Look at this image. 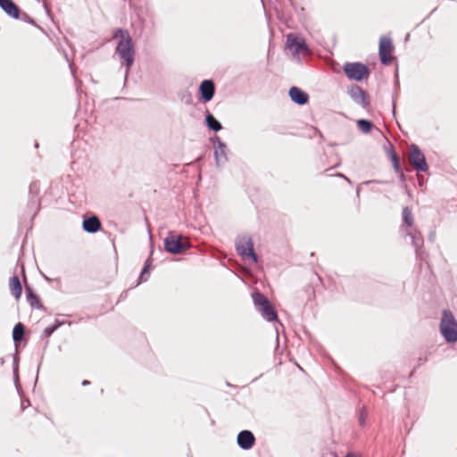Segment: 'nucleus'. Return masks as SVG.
Wrapping results in <instances>:
<instances>
[{"label": "nucleus", "instance_id": "nucleus-1", "mask_svg": "<svg viewBox=\"0 0 457 457\" xmlns=\"http://www.w3.org/2000/svg\"><path fill=\"white\" fill-rule=\"evenodd\" d=\"M113 37L120 38L116 47V53L120 59L121 64L126 66L127 75L135 60V49L131 37L128 30L122 29H118Z\"/></svg>", "mask_w": 457, "mask_h": 457}, {"label": "nucleus", "instance_id": "nucleus-2", "mask_svg": "<svg viewBox=\"0 0 457 457\" xmlns=\"http://www.w3.org/2000/svg\"><path fill=\"white\" fill-rule=\"evenodd\" d=\"M253 300L258 312L267 321L278 320V314L269 299L259 292L253 294Z\"/></svg>", "mask_w": 457, "mask_h": 457}, {"label": "nucleus", "instance_id": "nucleus-3", "mask_svg": "<svg viewBox=\"0 0 457 457\" xmlns=\"http://www.w3.org/2000/svg\"><path fill=\"white\" fill-rule=\"evenodd\" d=\"M440 331L449 343L457 341V321L450 311H444L440 323Z\"/></svg>", "mask_w": 457, "mask_h": 457}, {"label": "nucleus", "instance_id": "nucleus-4", "mask_svg": "<svg viewBox=\"0 0 457 457\" xmlns=\"http://www.w3.org/2000/svg\"><path fill=\"white\" fill-rule=\"evenodd\" d=\"M190 244L181 235L172 231H170L164 239L165 250L172 254L181 253L187 250Z\"/></svg>", "mask_w": 457, "mask_h": 457}, {"label": "nucleus", "instance_id": "nucleus-5", "mask_svg": "<svg viewBox=\"0 0 457 457\" xmlns=\"http://www.w3.org/2000/svg\"><path fill=\"white\" fill-rule=\"evenodd\" d=\"M236 250L244 259L250 258L253 262H258V256L253 250V243L250 237H241L236 242Z\"/></svg>", "mask_w": 457, "mask_h": 457}, {"label": "nucleus", "instance_id": "nucleus-6", "mask_svg": "<svg viewBox=\"0 0 457 457\" xmlns=\"http://www.w3.org/2000/svg\"><path fill=\"white\" fill-rule=\"evenodd\" d=\"M344 72L349 79L361 81L369 76L368 67L361 62H346Z\"/></svg>", "mask_w": 457, "mask_h": 457}, {"label": "nucleus", "instance_id": "nucleus-7", "mask_svg": "<svg viewBox=\"0 0 457 457\" xmlns=\"http://www.w3.org/2000/svg\"><path fill=\"white\" fill-rule=\"evenodd\" d=\"M409 162L417 171H427L428 169L424 154L416 145L410 147Z\"/></svg>", "mask_w": 457, "mask_h": 457}, {"label": "nucleus", "instance_id": "nucleus-8", "mask_svg": "<svg viewBox=\"0 0 457 457\" xmlns=\"http://www.w3.org/2000/svg\"><path fill=\"white\" fill-rule=\"evenodd\" d=\"M393 50L392 40L389 37H383L379 40V57L383 64L388 65L392 62L391 55Z\"/></svg>", "mask_w": 457, "mask_h": 457}, {"label": "nucleus", "instance_id": "nucleus-9", "mask_svg": "<svg viewBox=\"0 0 457 457\" xmlns=\"http://www.w3.org/2000/svg\"><path fill=\"white\" fill-rule=\"evenodd\" d=\"M351 98L363 108L370 105V98L366 92L359 86H353L349 90Z\"/></svg>", "mask_w": 457, "mask_h": 457}, {"label": "nucleus", "instance_id": "nucleus-10", "mask_svg": "<svg viewBox=\"0 0 457 457\" xmlns=\"http://www.w3.org/2000/svg\"><path fill=\"white\" fill-rule=\"evenodd\" d=\"M287 46L295 55L307 50V46L304 41L299 39L293 34H289L287 36Z\"/></svg>", "mask_w": 457, "mask_h": 457}, {"label": "nucleus", "instance_id": "nucleus-11", "mask_svg": "<svg viewBox=\"0 0 457 457\" xmlns=\"http://www.w3.org/2000/svg\"><path fill=\"white\" fill-rule=\"evenodd\" d=\"M255 438L249 430H243L237 435V445L244 450H248L254 445Z\"/></svg>", "mask_w": 457, "mask_h": 457}, {"label": "nucleus", "instance_id": "nucleus-12", "mask_svg": "<svg viewBox=\"0 0 457 457\" xmlns=\"http://www.w3.org/2000/svg\"><path fill=\"white\" fill-rule=\"evenodd\" d=\"M214 156L217 166H220L227 162L226 145L219 137L215 139Z\"/></svg>", "mask_w": 457, "mask_h": 457}, {"label": "nucleus", "instance_id": "nucleus-13", "mask_svg": "<svg viewBox=\"0 0 457 457\" xmlns=\"http://www.w3.org/2000/svg\"><path fill=\"white\" fill-rule=\"evenodd\" d=\"M288 94L291 100L299 105L305 104L309 100L308 94L297 87H292Z\"/></svg>", "mask_w": 457, "mask_h": 457}, {"label": "nucleus", "instance_id": "nucleus-14", "mask_svg": "<svg viewBox=\"0 0 457 457\" xmlns=\"http://www.w3.org/2000/svg\"><path fill=\"white\" fill-rule=\"evenodd\" d=\"M0 7L8 16L13 19L20 18V9L12 0H0Z\"/></svg>", "mask_w": 457, "mask_h": 457}, {"label": "nucleus", "instance_id": "nucleus-15", "mask_svg": "<svg viewBox=\"0 0 457 457\" xmlns=\"http://www.w3.org/2000/svg\"><path fill=\"white\" fill-rule=\"evenodd\" d=\"M200 92L205 102L211 101L215 92L214 83L212 80H204L200 85Z\"/></svg>", "mask_w": 457, "mask_h": 457}, {"label": "nucleus", "instance_id": "nucleus-16", "mask_svg": "<svg viewBox=\"0 0 457 457\" xmlns=\"http://www.w3.org/2000/svg\"><path fill=\"white\" fill-rule=\"evenodd\" d=\"M83 229L87 233H96L101 228L100 220L96 216H91L83 220Z\"/></svg>", "mask_w": 457, "mask_h": 457}, {"label": "nucleus", "instance_id": "nucleus-17", "mask_svg": "<svg viewBox=\"0 0 457 457\" xmlns=\"http://www.w3.org/2000/svg\"><path fill=\"white\" fill-rule=\"evenodd\" d=\"M9 287L11 294L16 298L19 299L22 293V287L21 281L18 276H13L10 279Z\"/></svg>", "mask_w": 457, "mask_h": 457}, {"label": "nucleus", "instance_id": "nucleus-18", "mask_svg": "<svg viewBox=\"0 0 457 457\" xmlns=\"http://www.w3.org/2000/svg\"><path fill=\"white\" fill-rule=\"evenodd\" d=\"M26 296L28 303L32 308L39 310L44 308L43 304L40 303L38 296L36 294H34L33 290L28 286L26 287Z\"/></svg>", "mask_w": 457, "mask_h": 457}, {"label": "nucleus", "instance_id": "nucleus-19", "mask_svg": "<svg viewBox=\"0 0 457 457\" xmlns=\"http://www.w3.org/2000/svg\"><path fill=\"white\" fill-rule=\"evenodd\" d=\"M407 235L411 237V244L415 247L416 253H419V250L423 245V238L421 234L419 231L414 230L413 232L408 231Z\"/></svg>", "mask_w": 457, "mask_h": 457}, {"label": "nucleus", "instance_id": "nucleus-20", "mask_svg": "<svg viewBox=\"0 0 457 457\" xmlns=\"http://www.w3.org/2000/svg\"><path fill=\"white\" fill-rule=\"evenodd\" d=\"M205 121L208 128L213 131H219L222 129L220 122L212 114H207Z\"/></svg>", "mask_w": 457, "mask_h": 457}, {"label": "nucleus", "instance_id": "nucleus-21", "mask_svg": "<svg viewBox=\"0 0 457 457\" xmlns=\"http://www.w3.org/2000/svg\"><path fill=\"white\" fill-rule=\"evenodd\" d=\"M25 327L22 323H17L12 330V338L15 343L20 342L24 336Z\"/></svg>", "mask_w": 457, "mask_h": 457}, {"label": "nucleus", "instance_id": "nucleus-22", "mask_svg": "<svg viewBox=\"0 0 457 457\" xmlns=\"http://www.w3.org/2000/svg\"><path fill=\"white\" fill-rule=\"evenodd\" d=\"M403 222L408 226L411 227L414 222V219L411 210L408 207H404L403 210Z\"/></svg>", "mask_w": 457, "mask_h": 457}, {"label": "nucleus", "instance_id": "nucleus-23", "mask_svg": "<svg viewBox=\"0 0 457 457\" xmlns=\"http://www.w3.org/2000/svg\"><path fill=\"white\" fill-rule=\"evenodd\" d=\"M372 123L368 120H358L357 127L363 133H369L372 129Z\"/></svg>", "mask_w": 457, "mask_h": 457}, {"label": "nucleus", "instance_id": "nucleus-24", "mask_svg": "<svg viewBox=\"0 0 457 457\" xmlns=\"http://www.w3.org/2000/svg\"><path fill=\"white\" fill-rule=\"evenodd\" d=\"M61 325V323H56L53 326H49L47 328H45L44 330V334L46 336V337H50L57 328L58 327Z\"/></svg>", "mask_w": 457, "mask_h": 457}, {"label": "nucleus", "instance_id": "nucleus-25", "mask_svg": "<svg viewBox=\"0 0 457 457\" xmlns=\"http://www.w3.org/2000/svg\"><path fill=\"white\" fill-rule=\"evenodd\" d=\"M392 162L394 165V169L398 172L400 170V163L398 157L394 154H392Z\"/></svg>", "mask_w": 457, "mask_h": 457}, {"label": "nucleus", "instance_id": "nucleus-26", "mask_svg": "<svg viewBox=\"0 0 457 457\" xmlns=\"http://www.w3.org/2000/svg\"><path fill=\"white\" fill-rule=\"evenodd\" d=\"M38 190H39V188H38L37 183V182H32L30 184V186H29V193L31 195L34 194L35 195H37V193H38Z\"/></svg>", "mask_w": 457, "mask_h": 457}, {"label": "nucleus", "instance_id": "nucleus-27", "mask_svg": "<svg viewBox=\"0 0 457 457\" xmlns=\"http://www.w3.org/2000/svg\"><path fill=\"white\" fill-rule=\"evenodd\" d=\"M19 19H21L22 21L28 22V23H30V24H34V21L33 19H31L27 13L25 12H22L21 14L20 13V18Z\"/></svg>", "mask_w": 457, "mask_h": 457}, {"label": "nucleus", "instance_id": "nucleus-28", "mask_svg": "<svg viewBox=\"0 0 457 457\" xmlns=\"http://www.w3.org/2000/svg\"><path fill=\"white\" fill-rule=\"evenodd\" d=\"M148 273V264L145 263V267L143 268L141 274H140V281L138 283H141L142 280H146V278H144L145 275Z\"/></svg>", "mask_w": 457, "mask_h": 457}, {"label": "nucleus", "instance_id": "nucleus-29", "mask_svg": "<svg viewBox=\"0 0 457 457\" xmlns=\"http://www.w3.org/2000/svg\"><path fill=\"white\" fill-rule=\"evenodd\" d=\"M364 421H365L364 417H363V415L361 414V417H360V419H359V422H360V424H361V425H363V424H364Z\"/></svg>", "mask_w": 457, "mask_h": 457}, {"label": "nucleus", "instance_id": "nucleus-30", "mask_svg": "<svg viewBox=\"0 0 457 457\" xmlns=\"http://www.w3.org/2000/svg\"><path fill=\"white\" fill-rule=\"evenodd\" d=\"M345 457H357L356 455L353 454V453H348L346 456Z\"/></svg>", "mask_w": 457, "mask_h": 457}, {"label": "nucleus", "instance_id": "nucleus-31", "mask_svg": "<svg viewBox=\"0 0 457 457\" xmlns=\"http://www.w3.org/2000/svg\"><path fill=\"white\" fill-rule=\"evenodd\" d=\"M88 384H89V381H87V380H84V381L82 382V385H83V386H86V385H88Z\"/></svg>", "mask_w": 457, "mask_h": 457}, {"label": "nucleus", "instance_id": "nucleus-32", "mask_svg": "<svg viewBox=\"0 0 457 457\" xmlns=\"http://www.w3.org/2000/svg\"><path fill=\"white\" fill-rule=\"evenodd\" d=\"M338 176L345 179L346 180H348V179L345 176H344L343 174H338Z\"/></svg>", "mask_w": 457, "mask_h": 457}, {"label": "nucleus", "instance_id": "nucleus-33", "mask_svg": "<svg viewBox=\"0 0 457 457\" xmlns=\"http://www.w3.org/2000/svg\"><path fill=\"white\" fill-rule=\"evenodd\" d=\"M37 2H39L40 0H37Z\"/></svg>", "mask_w": 457, "mask_h": 457}]
</instances>
